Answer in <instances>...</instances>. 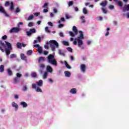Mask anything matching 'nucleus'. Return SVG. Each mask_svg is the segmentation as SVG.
<instances>
[{
	"mask_svg": "<svg viewBox=\"0 0 129 129\" xmlns=\"http://www.w3.org/2000/svg\"><path fill=\"white\" fill-rule=\"evenodd\" d=\"M122 11L124 13L126 12V11H129V4L124 5L122 8Z\"/></svg>",
	"mask_w": 129,
	"mask_h": 129,
	"instance_id": "nucleus-9",
	"label": "nucleus"
},
{
	"mask_svg": "<svg viewBox=\"0 0 129 129\" xmlns=\"http://www.w3.org/2000/svg\"><path fill=\"white\" fill-rule=\"evenodd\" d=\"M100 5L102 7H105V6L107 5V2L104 1L103 2H102L101 3H100Z\"/></svg>",
	"mask_w": 129,
	"mask_h": 129,
	"instance_id": "nucleus-24",
	"label": "nucleus"
},
{
	"mask_svg": "<svg viewBox=\"0 0 129 129\" xmlns=\"http://www.w3.org/2000/svg\"><path fill=\"white\" fill-rule=\"evenodd\" d=\"M23 22H19L18 24V28H20V26L22 25H23Z\"/></svg>",
	"mask_w": 129,
	"mask_h": 129,
	"instance_id": "nucleus-56",
	"label": "nucleus"
},
{
	"mask_svg": "<svg viewBox=\"0 0 129 129\" xmlns=\"http://www.w3.org/2000/svg\"><path fill=\"white\" fill-rule=\"evenodd\" d=\"M31 76L33 78H35V77H37V73H32L31 74Z\"/></svg>",
	"mask_w": 129,
	"mask_h": 129,
	"instance_id": "nucleus-39",
	"label": "nucleus"
},
{
	"mask_svg": "<svg viewBox=\"0 0 129 129\" xmlns=\"http://www.w3.org/2000/svg\"><path fill=\"white\" fill-rule=\"evenodd\" d=\"M7 38H8V36H7V35H4L2 37L3 40H6V39H7Z\"/></svg>",
	"mask_w": 129,
	"mask_h": 129,
	"instance_id": "nucleus-53",
	"label": "nucleus"
},
{
	"mask_svg": "<svg viewBox=\"0 0 129 129\" xmlns=\"http://www.w3.org/2000/svg\"><path fill=\"white\" fill-rule=\"evenodd\" d=\"M5 71V66L4 65H1L0 66V72L1 73H3Z\"/></svg>",
	"mask_w": 129,
	"mask_h": 129,
	"instance_id": "nucleus-21",
	"label": "nucleus"
},
{
	"mask_svg": "<svg viewBox=\"0 0 129 129\" xmlns=\"http://www.w3.org/2000/svg\"><path fill=\"white\" fill-rule=\"evenodd\" d=\"M75 10L76 11V12H78V11H79V9H78V7H75Z\"/></svg>",
	"mask_w": 129,
	"mask_h": 129,
	"instance_id": "nucleus-64",
	"label": "nucleus"
},
{
	"mask_svg": "<svg viewBox=\"0 0 129 129\" xmlns=\"http://www.w3.org/2000/svg\"><path fill=\"white\" fill-rule=\"evenodd\" d=\"M5 43L8 47L7 49H13V47H12V44H11V43L8 42V41H5Z\"/></svg>",
	"mask_w": 129,
	"mask_h": 129,
	"instance_id": "nucleus-13",
	"label": "nucleus"
},
{
	"mask_svg": "<svg viewBox=\"0 0 129 129\" xmlns=\"http://www.w3.org/2000/svg\"><path fill=\"white\" fill-rule=\"evenodd\" d=\"M109 9H110V10H113V9H114V6H113V5H110L109 7Z\"/></svg>",
	"mask_w": 129,
	"mask_h": 129,
	"instance_id": "nucleus-50",
	"label": "nucleus"
},
{
	"mask_svg": "<svg viewBox=\"0 0 129 129\" xmlns=\"http://www.w3.org/2000/svg\"><path fill=\"white\" fill-rule=\"evenodd\" d=\"M102 10L103 13H104V14H107V11H106V10H105L103 8H102Z\"/></svg>",
	"mask_w": 129,
	"mask_h": 129,
	"instance_id": "nucleus-49",
	"label": "nucleus"
},
{
	"mask_svg": "<svg viewBox=\"0 0 129 129\" xmlns=\"http://www.w3.org/2000/svg\"><path fill=\"white\" fill-rule=\"evenodd\" d=\"M67 49L68 50V51H69V52H71L72 53V48L71 47H68L67 48Z\"/></svg>",
	"mask_w": 129,
	"mask_h": 129,
	"instance_id": "nucleus-47",
	"label": "nucleus"
},
{
	"mask_svg": "<svg viewBox=\"0 0 129 129\" xmlns=\"http://www.w3.org/2000/svg\"><path fill=\"white\" fill-rule=\"evenodd\" d=\"M48 25H49V26H50L51 27H53V23H52V22H48Z\"/></svg>",
	"mask_w": 129,
	"mask_h": 129,
	"instance_id": "nucleus-55",
	"label": "nucleus"
},
{
	"mask_svg": "<svg viewBox=\"0 0 129 129\" xmlns=\"http://www.w3.org/2000/svg\"><path fill=\"white\" fill-rule=\"evenodd\" d=\"M28 27H33V23L32 22H30L28 24Z\"/></svg>",
	"mask_w": 129,
	"mask_h": 129,
	"instance_id": "nucleus-51",
	"label": "nucleus"
},
{
	"mask_svg": "<svg viewBox=\"0 0 129 129\" xmlns=\"http://www.w3.org/2000/svg\"><path fill=\"white\" fill-rule=\"evenodd\" d=\"M23 90L24 91H27V86H24Z\"/></svg>",
	"mask_w": 129,
	"mask_h": 129,
	"instance_id": "nucleus-57",
	"label": "nucleus"
},
{
	"mask_svg": "<svg viewBox=\"0 0 129 129\" xmlns=\"http://www.w3.org/2000/svg\"><path fill=\"white\" fill-rule=\"evenodd\" d=\"M64 63H65V65H66L67 68H68V69H71V67H70V66H69V64H68V63L67 62V61H65Z\"/></svg>",
	"mask_w": 129,
	"mask_h": 129,
	"instance_id": "nucleus-29",
	"label": "nucleus"
},
{
	"mask_svg": "<svg viewBox=\"0 0 129 129\" xmlns=\"http://www.w3.org/2000/svg\"><path fill=\"white\" fill-rule=\"evenodd\" d=\"M32 88L36 89L35 90L36 92H43L42 89H41V88H40V87H37V85H36L35 84H33L32 85Z\"/></svg>",
	"mask_w": 129,
	"mask_h": 129,
	"instance_id": "nucleus-5",
	"label": "nucleus"
},
{
	"mask_svg": "<svg viewBox=\"0 0 129 129\" xmlns=\"http://www.w3.org/2000/svg\"><path fill=\"white\" fill-rule=\"evenodd\" d=\"M115 3L117 4L118 7H120V8H121V7L123 6V4L122 3V2H121V1H117V2H115Z\"/></svg>",
	"mask_w": 129,
	"mask_h": 129,
	"instance_id": "nucleus-19",
	"label": "nucleus"
},
{
	"mask_svg": "<svg viewBox=\"0 0 129 129\" xmlns=\"http://www.w3.org/2000/svg\"><path fill=\"white\" fill-rule=\"evenodd\" d=\"M41 61H43V62H44V61H45V57H40L38 59V63H40Z\"/></svg>",
	"mask_w": 129,
	"mask_h": 129,
	"instance_id": "nucleus-27",
	"label": "nucleus"
},
{
	"mask_svg": "<svg viewBox=\"0 0 129 129\" xmlns=\"http://www.w3.org/2000/svg\"><path fill=\"white\" fill-rule=\"evenodd\" d=\"M21 29L18 27H14L12 28L10 31V33L12 34V33H19Z\"/></svg>",
	"mask_w": 129,
	"mask_h": 129,
	"instance_id": "nucleus-4",
	"label": "nucleus"
},
{
	"mask_svg": "<svg viewBox=\"0 0 129 129\" xmlns=\"http://www.w3.org/2000/svg\"><path fill=\"white\" fill-rule=\"evenodd\" d=\"M14 10V3L12 2L11 3V7L10 8V10L12 12Z\"/></svg>",
	"mask_w": 129,
	"mask_h": 129,
	"instance_id": "nucleus-26",
	"label": "nucleus"
},
{
	"mask_svg": "<svg viewBox=\"0 0 129 129\" xmlns=\"http://www.w3.org/2000/svg\"><path fill=\"white\" fill-rule=\"evenodd\" d=\"M58 12V11L57 10V9H53V13H54V14H57V13Z\"/></svg>",
	"mask_w": 129,
	"mask_h": 129,
	"instance_id": "nucleus-54",
	"label": "nucleus"
},
{
	"mask_svg": "<svg viewBox=\"0 0 129 129\" xmlns=\"http://www.w3.org/2000/svg\"><path fill=\"white\" fill-rule=\"evenodd\" d=\"M64 75L66 77H70L71 76V73H70V72L69 71H65Z\"/></svg>",
	"mask_w": 129,
	"mask_h": 129,
	"instance_id": "nucleus-17",
	"label": "nucleus"
},
{
	"mask_svg": "<svg viewBox=\"0 0 129 129\" xmlns=\"http://www.w3.org/2000/svg\"><path fill=\"white\" fill-rule=\"evenodd\" d=\"M0 44L3 46V47L5 46V43L3 42V41H0Z\"/></svg>",
	"mask_w": 129,
	"mask_h": 129,
	"instance_id": "nucleus-62",
	"label": "nucleus"
},
{
	"mask_svg": "<svg viewBox=\"0 0 129 129\" xmlns=\"http://www.w3.org/2000/svg\"><path fill=\"white\" fill-rule=\"evenodd\" d=\"M32 53H33V51L32 50H29L27 51V55L28 56H30V55H32Z\"/></svg>",
	"mask_w": 129,
	"mask_h": 129,
	"instance_id": "nucleus-28",
	"label": "nucleus"
},
{
	"mask_svg": "<svg viewBox=\"0 0 129 129\" xmlns=\"http://www.w3.org/2000/svg\"><path fill=\"white\" fill-rule=\"evenodd\" d=\"M58 53L59 54V55H61V56H65V53H64V52H62L61 50H58Z\"/></svg>",
	"mask_w": 129,
	"mask_h": 129,
	"instance_id": "nucleus-38",
	"label": "nucleus"
},
{
	"mask_svg": "<svg viewBox=\"0 0 129 129\" xmlns=\"http://www.w3.org/2000/svg\"><path fill=\"white\" fill-rule=\"evenodd\" d=\"M46 70L47 72H49V73H52V72H53V69L50 66H47Z\"/></svg>",
	"mask_w": 129,
	"mask_h": 129,
	"instance_id": "nucleus-10",
	"label": "nucleus"
},
{
	"mask_svg": "<svg viewBox=\"0 0 129 129\" xmlns=\"http://www.w3.org/2000/svg\"><path fill=\"white\" fill-rule=\"evenodd\" d=\"M66 19H70L71 17L69 16L68 14L66 15Z\"/></svg>",
	"mask_w": 129,
	"mask_h": 129,
	"instance_id": "nucleus-63",
	"label": "nucleus"
},
{
	"mask_svg": "<svg viewBox=\"0 0 129 129\" xmlns=\"http://www.w3.org/2000/svg\"><path fill=\"white\" fill-rule=\"evenodd\" d=\"M48 10L47 8L43 9V13H48Z\"/></svg>",
	"mask_w": 129,
	"mask_h": 129,
	"instance_id": "nucleus-58",
	"label": "nucleus"
},
{
	"mask_svg": "<svg viewBox=\"0 0 129 129\" xmlns=\"http://www.w3.org/2000/svg\"><path fill=\"white\" fill-rule=\"evenodd\" d=\"M45 32H46V33H48V34H50V33H51V31H50V30H49V27L47 26L45 28Z\"/></svg>",
	"mask_w": 129,
	"mask_h": 129,
	"instance_id": "nucleus-31",
	"label": "nucleus"
},
{
	"mask_svg": "<svg viewBox=\"0 0 129 129\" xmlns=\"http://www.w3.org/2000/svg\"><path fill=\"white\" fill-rule=\"evenodd\" d=\"M21 59L22 60H24L25 61H27V56L26 55H25V54H24V53H21Z\"/></svg>",
	"mask_w": 129,
	"mask_h": 129,
	"instance_id": "nucleus-12",
	"label": "nucleus"
},
{
	"mask_svg": "<svg viewBox=\"0 0 129 129\" xmlns=\"http://www.w3.org/2000/svg\"><path fill=\"white\" fill-rule=\"evenodd\" d=\"M38 52L39 54H41L42 53V47L40 46L38 48Z\"/></svg>",
	"mask_w": 129,
	"mask_h": 129,
	"instance_id": "nucleus-42",
	"label": "nucleus"
},
{
	"mask_svg": "<svg viewBox=\"0 0 129 129\" xmlns=\"http://www.w3.org/2000/svg\"><path fill=\"white\" fill-rule=\"evenodd\" d=\"M16 75H17V77H18V78H21L22 77V74L19 73H17Z\"/></svg>",
	"mask_w": 129,
	"mask_h": 129,
	"instance_id": "nucleus-44",
	"label": "nucleus"
},
{
	"mask_svg": "<svg viewBox=\"0 0 129 129\" xmlns=\"http://www.w3.org/2000/svg\"><path fill=\"white\" fill-rule=\"evenodd\" d=\"M36 84L38 86H43V81L42 80H40L38 82H36Z\"/></svg>",
	"mask_w": 129,
	"mask_h": 129,
	"instance_id": "nucleus-16",
	"label": "nucleus"
},
{
	"mask_svg": "<svg viewBox=\"0 0 129 129\" xmlns=\"http://www.w3.org/2000/svg\"><path fill=\"white\" fill-rule=\"evenodd\" d=\"M79 33L80 34V35L77 38H76L75 40L78 41V46L81 47V45H83V41L82 40L84 39V35H83V32H82V31H79Z\"/></svg>",
	"mask_w": 129,
	"mask_h": 129,
	"instance_id": "nucleus-2",
	"label": "nucleus"
},
{
	"mask_svg": "<svg viewBox=\"0 0 129 129\" xmlns=\"http://www.w3.org/2000/svg\"><path fill=\"white\" fill-rule=\"evenodd\" d=\"M63 27H64V25L62 24H59V25H58V28H63Z\"/></svg>",
	"mask_w": 129,
	"mask_h": 129,
	"instance_id": "nucleus-59",
	"label": "nucleus"
},
{
	"mask_svg": "<svg viewBox=\"0 0 129 129\" xmlns=\"http://www.w3.org/2000/svg\"><path fill=\"white\" fill-rule=\"evenodd\" d=\"M7 72H8V75H9V76H12V75H13V71H12V70H11V69H8L7 70Z\"/></svg>",
	"mask_w": 129,
	"mask_h": 129,
	"instance_id": "nucleus-22",
	"label": "nucleus"
},
{
	"mask_svg": "<svg viewBox=\"0 0 129 129\" xmlns=\"http://www.w3.org/2000/svg\"><path fill=\"white\" fill-rule=\"evenodd\" d=\"M34 16H36V17H38V16H39L40 13H35L34 14Z\"/></svg>",
	"mask_w": 129,
	"mask_h": 129,
	"instance_id": "nucleus-61",
	"label": "nucleus"
},
{
	"mask_svg": "<svg viewBox=\"0 0 129 129\" xmlns=\"http://www.w3.org/2000/svg\"><path fill=\"white\" fill-rule=\"evenodd\" d=\"M12 106L13 107H15L16 110H18V109H19V106L18 105V104L15 103V102H13Z\"/></svg>",
	"mask_w": 129,
	"mask_h": 129,
	"instance_id": "nucleus-11",
	"label": "nucleus"
},
{
	"mask_svg": "<svg viewBox=\"0 0 129 129\" xmlns=\"http://www.w3.org/2000/svg\"><path fill=\"white\" fill-rule=\"evenodd\" d=\"M81 71L83 72V73H85V71H86V66L84 64H81Z\"/></svg>",
	"mask_w": 129,
	"mask_h": 129,
	"instance_id": "nucleus-7",
	"label": "nucleus"
},
{
	"mask_svg": "<svg viewBox=\"0 0 129 129\" xmlns=\"http://www.w3.org/2000/svg\"><path fill=\"white\" fill-rule=\"evenodd\" d=\"M16 46L18 49H22V43L21 42H17Z\"/></svg>",
	"mask_w": 129,
	"mask_h": 129,
	"instance_id": "nucleus-23",
	"label": "nucleus"
},
{
	"mask_svg": "<svg viewBox=\"0 0 129 129\" xmlns=\"http://www.w3.org/2000/svg\"><path fill=\"white\" fill-rule=\"evenodd\" d=\"M10 58H11V59H14V58H17V55L16 54H12L10 55Z\"/></svg>",
	"mask_w": 129,
	"mask_h": 129,
	"instance_id": "nucleus-30",
	"label": "nucleus"
},
{
	"mask_svg": "<svg viewBox=\"0 0 129 129\" xmlns=\"http://www.w3.org/2000/svg\"><path fill=\"white\" fill-rule=\"evenodd\" d=\"M47 76H48V73L45 72L43 74V79H46V78H47Z\"/></svg>",
	"mask_w": 129,
	"mask_h": 129,
	"instance_id": "nucleus-32",
	"label": "nucleus"
},
{
	"mask_svg": "<svg viewBox=\"0 0 129 129\" xmlns=\"http://www.w3.org/2000/svg\"><path fill=\"white\" fill-rule=\"evenodd\" d=\"M0 13H2L5 14L6 17H9V15L6 12L5 9H4V8L2 7V6H0Z\"/></svg>",
	"mask_w": 129,
	"mask_h": 129,
	"instance_id": "nucleus-8",
	"label": "nucleus"
},
{
	"mask_svg": "<svg viewBox=\"0 0 129 129\" xmlns=\"http://www.w3.org/2000/svg\"><path fill=\"white\" fill-rule=\"evenodd\" d=\"M11 50H12V49H9V48H5V52L7 56H9V55L11 54Z\"/></svg>",
	"mask_w": 129,
	"mask_h": 129,
	"instance_id": "nucleus-15",
	"label": "nucleus"
},
{
	"mask_svg": "<svg viewBox=\"0 0 129 129\" xmlns=\"http://www.w3.org/2000/svg\"><path fill=\"white\" fill-rule=\"evenodd\" d=\"M55 56L52 54H49L47 57L48 63L49 64H52L54 66H57L58 64L57 63V60H56L54 58Z\"/></svg>",
	"mask_w": 129,
	"mask_h": 129,
	"instance_id": "nucleus-1",
	"label": "nucleus"
},
{
	"mask_svg": "<svg viewBox=\"0 0 129 129\" xmlns=\"http://www.w3.org/2000/svg\"><path fill=\"white\" fill-rule=\"evenodd\" d=\"M59 35L60 37H61V38H63L64 34H63V32H60L59 33Z\"/></svg>",
	"mask_w": 129,
	"mask_h": 129,
	"instance_id": "nucleus-48",
	"label": "nucleus"
},
{
	"mask_svg": "<svg viewBox=\"0 0 129 129\" xmlns=\"http://www.w3.org/2000/svg\"><path fill=\"white\" fill-rule=\"evenodd\" d=\"M73 31L74 32L75 35H77L78 33V30H77V27H76L75 26L73 27Z\"/></svg>",
	"mask_w": 129,
	"mask_h": 129,
	"instance_id": "nucleus-14",
	"label": "nucleus"
},
{
	"mask_svg": "<svg viewBox=\"0 0 129 129\" xmlns=\"http://www.w3.org/2000/svg\"><path fill=\"white\" fill-rule=\"evenodd\" d=\"M44 9H48V3H45L42 6Z\"/></svg>",
	"mask_w": 129,
	"mask_h": 129,
	"instance_id": "nucleus-41",
	"label": "nucleus"
},
{
	"mask_svg": "<svg viewBox=\"0 0 129 129\" xmlns=\"http://www.w3.org/2000/svg\"><path fill=\"white\" fill-rule=\"evenodd\" d=\"M35 33H36V30L34 28H33L29 29V31H27L26 34L27 36L30 37V36H31L32 34H35Z\"/></svg>",
	"mask_w": 129,
	"mask_h": 129,
	"instance_id": "nucleus-6",
	"label": "nucleus"
},
{
	"mask_svg": "<svg viewBox=\"0 0 129 129\" xmlns=\"http://www.w3.org/2000/svg\"><path fill=\"white\" fill-rule=\"evenodd\" d=\"M83 13L85 14V15H87L88 12H87V10H86V8H84L83 10Z\"/></svg>",
	"mask_w": 129,
	"mask_h": 129,
	"instance_id": "nucleus-36",
	"label": "nucleus"
},
{
	"mask_svg": "<svg viewBox=\"0 0 129 129\" xmlns=\"http://www.w3.org/2000/svg\"><path fill=\"white\" fill-rule=\"evenodd\" d=\"M69 7H71V6H73V1H70L68 4Z\"/></svg>",
	"mask_w": 129,
	"mask_h": 129,
	"instance_id": "nucleus-46",
	"label": "nucleus"
},
{
	"mask_svg": "<svg viewBox=\"0 0 129 129\" xmlns=\"http://www.w3.org/2000/svg\"><path fill=\"white\" fill-rule=\"evenodd\" d=\"M69 33L71 37H75V35H76L72 32V31H70Z\"/></svg>",
	"mask_w": 129,
	"mask_h": 129,
	"instance_id": "nucleus-40",
	"label": "nucleus"
},
{
	"mask_svg": "<svg viewBox=\"0 0 129 129\" xmlns=\"http://www.w3.org/2000/svg\"><path fill=\"white\" fill-rule=\"evenodd\" d=\"M71 93H72L73 94H76L77 93V91H76V89L73 88L70 90Z\"/></svg>",
	"mask_w": 129,
	"mask_h": 129,
	"instance_id": "nucleus-20",
	"label": "nucleus"
},
{
	"mask_svg": "<svg viewBox=\"0 0 129 129\" xmlns=\"http://www.w3.org/2000/svg\"><path fill=\"white\" fill-rule=\"evenodd\" d=\"M14 82L15 83H17V82H19V78L18 77L15 78Z\"/></svg>",
	"mask_w": 129,
	"mask_h": 129,
	"instance_id": "nucleus-43",
	"label": "nucleus"
},
{
	"mask_svg": "<svg viewBox=\"0 0 129 129\" xmlns=\"http://www.w3.org/2000/svg\"><path fill=\"white\" fill-rule=\"evenodd\" d=\"M40 45L39 44H35L33 45V48H38V49L39 48H40Z\"/></svg>",
	"mask_w": 129,
	"mask_h": 129,
	"instance_id": "nucleus-45",
	"label": "nucleus"
},
{
	"mask_svg": "<svg viewBox=\"0 0 129 129\" xmlns=\"http://www.w3.org/2000/svg\"><path fill=\"white\" fill-rule=\"evenodd\" d=\"M39 68L41 69H44L45 68V64L43 63H41L39 64Z\"/></svg>",
	"mask_w": 129,
	"mask_h": 129,
	"instance_id": "nucleus-37",
	"label": "nucleus"
},
{
	"mask_svg": "<svg viewBox=\"0 0 129 129\" xmlns=\"http://www.w3.org/2000/svg\"><path fill=\"white\" fill-rule=\"evenodd\" d=\"M63 44L64 45V46H69V42L66 41H63Z\"/></svg>",
	"mask_w": 129,
	"mask_h": 129,
	"instance_id": "nucleus-34",
	"label": "nucleus"
},
{
	"mask_svg": "<svg viewBox=\"0 0 129 129\" xmlns=\"http://www.w3.org/2000/svg\"><path fill=\"white\" fill-rule=\"evenodd\" d=\"M81 21L83 24H84V23H85V17H84V16H82L81 17Z\"/></svg>",
	"mask_w": 129,
	"mask_h": 129,
	"instance_id": "nucleus-25",
	"label": "nucleus"
},
{
	"mask_svg": "<svg viewBox=\"0 0 129 129\" xmlns=\"http://www.w3.org/2000/svg\"><path fill=\"white\" fill-rule=\"evenodd\" d=\"M10 2H6L5 3V7H8V6H10Z\"/></svg>",
	"mask_w": 129,
	"mask_h": 129,
	"instance_id": "nucleus-52",
	"label": "nucleus"
},
{
	"mask_svg": "<svg viewBox=\"0 0 129 129\" xmlns=\"http://www.w3.org/2000/svg\"><path fill=\"white\" fill-rule=\"evenodd\" d=\"M43 54L44 55H48V54H49V52H48L47 51H44Z\"/></svg>",
	"mask_w": 129,
	"mask_h": 129,
	"instance_id": "nucleus-60",
	"label": "nucleus"
},
{
	"mask_svg": "<svg viewBox=\"0 0 129 129\" xmlns=\"http://www.w3.org/2000/svg\"><path fill=\"white\" fill-rule=\"evenodd\" d=\"M20 105H22V106L24 108H25L28 106V104H27V103H26L25 102H21L20 103Z\"/></svg>",
	"mask_w": 129,
	"mask_h": 129,
	"instance_id": "nucleus-18",
	"label": "nucleus"
},
{
	"mask_svg": "<svg viewBox=\"0 0 129 129\" xmlns=\"http://www.w3.org/2000/svg\"><path fill=\"white\" fill-rule=\"evenodd\" d=\"M21 12V9H20V8L17 7L15 10L16 14H18V13H20Z\"/></svg>",
	"mask_w": 129,
	"mask_h": 129,
	"instance_id": "nucleus-35",
	"label": "nucleus"
},
{
	"mask_svg": "<svg viewBox=\"0 0 129 129\" xmlns=\"http://www.w3.org/2000/svg\"><path fill=\"white\" fill-rule=\"evenodd\" d=\"M34 19V15H30L27 19V21H30L31 20H33Z\"/></svg>",
	"mask_w": 129,
	"mask_h": 129,
	"instance_id": "nucleus-33",
	"label": "nucleus"
},
{
	"mask_svg": "<svg viewBox=\"0 0 129 129\" xmlns=\"http://www.w3.org/2000/svg\"><path fill=\"white\" fill-rule=\"evenodd\" d=\"M49 44L52 51H55V48H59V43L56 40H51Z\"/></svg>",
	"mask_w": 129,
	"mask_h": 129,
	"instance_id": "nucleus-3",
	"label": "nucleus"
}]
</instances>
